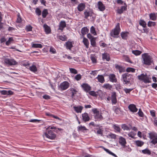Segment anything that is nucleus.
<instances>
[{"mask_svg": "<svg viewBox=\"0 0 157 157\" xmlns=\"http://www.w3.org/2000/svg\"><path fill=\"white\" fill-rule=\"evenodd\" d=\"M142 57L143 60V63L144 64L150 65L153 63V58L148 53H144L142 54Z\"/></svg>", "mask_w": 157, "mask_h": 157, "instance_id": "f257e3e1", "label": "nucleus"}, {"mask_svg": "<svg viewBox=\"0 0 157 157\" xmlns=\"http://www.w3.org/2000/svg\"><path fill=\"white\" fill-rule=\"evenodd\" d=\"M121 80L124 82V84H131V82L133 80V76L128 73L124 74L122 75Z\"/></svg>", "mask_w": 157, "mask_h": 157, "instance_id": "f03ea898", "label": "nucleus"}, {"mask_svg": "<svg viewBox=\"0 0 157 157\" xmlns=\"http://www.w3.org/2000/svg\"><path fill=\"white\" fill-rule=\"evenodd\" d=\"M121 31L120 27V23H117L115 28L110 33V35L113 37H117L116 36H118Z\"/></svg>", "mask_w": 157, "mask_h": 157, "instance_id": "7ed1b4c3", "label": "nucleus"}, {"mask_svg": "<svg viewBox=\"0 0 157 157\" xmlns=\"http://www.w3.org/2000/svg\"><path fill=\"white\" fill-rule=\"evenodd\" d=\"M92 111L94 114L95 121H100L102 119L103 117L101 115V113L98 111L97 109H92Z\"/></svg>", "mask_w": 157, "mask_h": 157, "instance_id": "20e7f679", "label": "nucleus"}, {"mask_svg": "<svg viewBox=\"0 0 157 157\" xmlns=\"http://www.w3.org/2000/svg\"><path fill=\"white\" fill-rule=\"evenodd\" d=\"M44 135L46 138L51 140H54L56 137V135L53 131L51 130H50L48 131V132H45Z\"/></svg>", "mask_w": 157, "mask_h": 157, "instance_id": "39448f33", "label": "nucleus"}, {"mask_svg": "<svg viewBox=\"0 0 157 157\" xmlns=\"http://www.w3.org/2000/svg\"><path fill=\"white\" fill-rule=\"evenodd\" d=\"M4 62L6 64L10 65H15L17 63V62L13 59L5 58Z\"/></svg>", "mask_w": 157, "mask_h": 157, "instance_id": "423d86ee", "label": "nucleus"}, {"mask_svg": "<svg viewBox=\"0 0 157 157\" xmlns=\"http://www.w3.org/2000/svg\"><path fill=\"white\" fill-rule=\"evenodd\" d=\"M69 86V83L67 81H64L61 83L59 86V88L61 90H66Z\"/></svg>", "mask_w": 157, "mask_h": 157, "instance_id": "0eeeda50", "label": "nucleus"}, {"mask_svg": "<svg viewBox=\"0 0 157 157\" xmlns=\"http://www.w3.org/2000/svg\"><path fill=\"white\" fill-rule=\"evenodd\" d=\"M98 7L100 11H103L105 9V6L101 1H99L97 4Z\"/></svg>", "mask_w": 157, "mask_h": 157, "instance_id": "6e6552de", "label": "nucleus"}, {"mask_svg": "<svg viewBox=\"0 0 157 157\" xmlns=\"http://www.w3.org/2000/svg\"><path fill=\"white\" fill-rule=\"evenodd\" d=\"M128 108L130 111L133 113L136 112L138 110V109L136 108V105L133 104H130L128 106Z\"/></svg>", "mask_w": 157, "mask_h": 157, "instance_id": "1a4fd4ad", "label": "nucleus"}, {"mask_svg": "<svg viewBox=\"0 0 157 157\" xmlns=\"http://www.w3.org/2000/svg\"><path fill=\"white\" fill-rule=\"evenodd\" d=\"M82 87L83 88L84 91L86 92H88L91 90L90 86L86 83L83 84L82 85Z\"/></svg>", "mask_w": 157, "mask_h": 157, "instance_id": "9d476101", "label": "nucleus"}, {"mask_svg": "<svg viewBox=\"0 0 157 157\" xmlns=\"http://www.w3.org/2000/svg\"><path fill=\"white\" fill-rule=\"evenodd\" d=\"M66 26V23L65 21H60L59 25V28L58 30H60L62 31L63 30V29Z\"/></svg>", "mask_w": 157, "mask_h": 157, "instance_id": "9b49d317", "label": "nucleus"}, {"mask_svg": "<svg viewBox=\"0 0 157 157\" xmlns=\"http://www.w3.org/2000/svg\"><path fill=\"white\" fill-rule=\"evenodd\" d=\"M112 102L113 104H115L117 103V100L116 98V94L115 92L112 93L111 95Z\"/></svg>", "mask_w": 157, "mask_h": 157, "instance_id": "f8f14e48", "label": "nucleus"}, {"mask_svg": "<svg viewBox=\"0 0 157 157\" xmlns=\"http://www.w3.org/2000/svg\"><path fill=\"white\" fill-rule=\"evenodd\" d=\"M115 68L116 69L118 70L120 73L124 72V68L121 66H120L117 64H115Z\"/></svg>", "mask_w": 157, "mask_h": 157, "instance_id": "ddd939ff", "label": "nucleus"}, {"mask_svg": "<svg viewBox=\"0 0 157 157\" xmlns=\"http://www.w3.org/2000/svg\"><path fill=\"white\" fill-rule=\"evenodd\" d=\"M86 5L84 3H80L78 6L77 9L80 12L83 11L85 9Z\"/></svg>", "mask_w": 157, "mask_h": 157, "instance_id": "4468645a", "label": "nucleus"}, {"mask_svg": "<svg viewBox=\"0 0 157 157\" xmlns=\"http://www.w3.org/2000/svg\"><path fill=\"white\" fill-rule=\"evenodd\" d=\"M109 79L110 81L114 82H117V80L116 77L115 75L114 74H111L109 75Z\"/></svg>", "mask_w": 157, "mask_h": 157, "instance_id": "2eb2a0df", "label": "nucleus"}, {"mask_svg": "<svg viewBox=\"0 0 157 157\" xmlns=\"http://www.w3.org/2000/svg\"><path fill=\"white\" fill-rule=\"evenodd\" d=\"M82 120L85 122H86L89 121L90 118L88 114L85 113L82 114Z\"/></svg>", "mask_w": 157, "mask_h": 157, "instance_id": "dca6fc26", "label": "nucleus"}, {"mask_svg": "<svg viewBox=\"0 0 157 157\" xmlns=\"http://www.w3.org/2000/svg\"><path fill=\"white\" fill-rule=\"evenodd\" d=\"M85 15L84 17L87 19L89 16L91 17L92 16L93 14V12L91 11H87V10H85L84 13Z\"/></svg>", "mask_w": 157, "mask_h": 157, "instance_id": "f3484780", "label": "nucleus"}, {"mask_svg": "<svg viewBox=\"0 0 157 157\" xmlns=\"http://www.w3.org/2000/svg\"><path fill=\"white\" fill-rule=\"evenodd\" d=\"M88 130L84 126L80 125L78 127V132H86V131Z\"/></svg>", "mask_w": 157, "mask_h": 157, "instance_id": "a211bd4d", "label": "nucleus"}, {"mask_svg": "<svg viewBox=\"0 0 157 157\" xmlns=\"http://www.w3.org/2000/svg\"><path fill=\"white\" fill-rule=\"evenodd\" d=\"M127 5L125 4L124 5L121 6V8L118 9L117 10V12L118 13L121 14L126 9Z\"/></svg>", "mask_w": 157, "mask_h": 157, "instance_id": "6ab92c4d", "label": "nucleus"}, {"mask_svg": "<svg viewBox=\"0 0 157 157\" xmlns=\"http://www.w3.org/2000/svg\"><path fill=\"white\" fill-rule=\"evenodd\" d=\"M119 142L122 147L125 145L126 144L125 139L122 137H120L119 138Z\"/></svg>", "mask_w": 157, "mask_h": 157, "instance_id": "aec40b11", "label": "nucleus"}, {"mask_svg": "<svg viewBox=\"0 0 157 157\" xmlns=\"http://www.w3.org/2000/svg\"><path fill=\"white\" fill-rule=\"evenodd\" d=\"M73 108L74 109V110L76 113H81L82 112V111L83 109V107L82 106H74L73 107Z\"/></svg>", "mask_w": 157, "mask_h": 157, "instance_id": "412c9836", "label": "nucleus"}, {"mask_svg": "<svg viewBox=\"0 0 157 157\" xmlns=\"http://www.w3.org/2000/svg\"><path fill=\"white\" fill-rule=\"evenodd\" d=\"M0 92L3 95H11L13 94V92L10 90H2Z\"/></svg>", "mask_w": 157, "mask_h": 157, "instance_id": "4be33fe9", "label": "nucleus"}, {"mask_svg": "<svg viewBox=\"0 0 157 157\" xmlns=\"http://www.w3.org/2000/svg\"><path fill=\"white\" fill-rule=\"evenodd\" d=\"M45 31L47 34H48L51 32L50 28L46 24H44L43 26Z\"/></svg>", "mask_w": 157, "mask_h": 157, "instance_id": "5701e85b", "label": "nucleus"}, {"mask_svg": "<svg viewBox=\"0 0 157 157\" xmlns=\"http://www.w3.org/2000/svg\"><path fill=\"white\" fill-rule=\"evenodd\" d=\"M102 58L103 59H106L107 61H109L110 60L109 55L106 53L102 54Z\"/></svg>", "mask_w": 157, "mask_h": 157, "instance_id": "b1692460", "label": "nucleus"}, {"mask_svg": "<svg viewBox=\"0 0 157 157\" xmlns=\"http://www.w3.org/2000/svg\"><path fill=\"white\" fill-rule=\"evenodd\" d=\"M149 137L152 140L157 138V134L154 132H151L149 133Z\"/></svg>", "mask_w": 157, "mask_h": 157, "instance_id": "393cba45", "label": "nucleus"}, {"mask_svg": "<svg viewBox=\"0 0 157 157\" xmlns=\"http://www.w3.org/2000/svg\"><path fill=\"white\" fill-rule=\"evenodd\" d=\"M96 78L97 79L98 82L101 83H103L105 81L104 77L102 75H98Z\"/></svg>", "mask_w": 157, "mask_h": 157, "instance_id": "a878e982", "label": "nucleus"}, {"mask_svg": "<svg viewBox=\"0 0 157 157\" xmlns=\"http://www.w3.org/2000/svg\"><path fill=\"white\" fill-rule=\"evenodd\" d=\"M89 30L86 27L82 28L81 30V33L83 36L85 35L87 33H88Z\"/></svg>", "mask_w": 157, "mask_h": 157, "instance_id": "bb28decb", "label": "nucleus"}, {"mask_svg": "<svg viewBox=\"0 0 157 157\" xmlns=\"http://www.w3.org/2000/svg\"><path fill=\"white\" fill-rule=\"evenodd\" d=\"M65 46L67 49L70 50H71V48L73 46L71 42L69 41L66 43Z\"/></svg>", "mask_w": 157, "mask_h": 157, "instance_id": "cd10ccee", "label": "nucleus"}, {"mask_svg": "<svg viewBox=\"0 0 157 157\" xmlns=\"http://www.w3.org/2000/svg\"><path fill=\"white\" fill-rule=\"evenodd\" d=\"M128 34V32H122L121 33L122 38L124 40L126 39Z\"/></svg>", "mask_w": 157, "mask_h": 157, "instance_id": "c85d7f7f", "label": "nucleus"}, {"mask_svg": "<svg viewBox=\"0 0 157 157\" xmlns=\"http://www.w3.org/2000/svg\"><path fill=\"white\" fill-rule=\"evenodd\" d=\"M150 19L153 21H155L156 19V14L154 13H151L149 15Z\"/></svg>", "mask_w": 157, "mask_h": 157, "instance_id": "c756f323", "label": "nucleus"}, {"mask_svg": "<svg viewBox=\"0 0 157 157\" xmlns=\"http://www.w3.org/2000/svg\"><path fill=\"white\" fill-rule=\"evenodd\" d=\"M82 42L85 45L86 48H88L89 47V42L88 39L85 37L83 38Z\"/></svg>", "mask_w": 157, "mask_h": 157, "instance_id": "7c9ffc66", "label": "nucleus"}, {"mask_svg": "<svg viewBox=\"0 0 157 157\" xmlns=\"http://www.w3.org/2000/svg\"><path fill=\"white\" fill-rule=\"evenodd\" d=\"M139 24L142 26L144 28L146 27V22L143 20H140L139 21Z\"/></svg>", "mask_w": 157, "mask_h": 157, "instance_id": "2f4dec72", "label": "nucleus"}, {"mask_svg": "<svg viewBox=\"0 0 157 157\" xmlns=\"http://www.w3.org/2000/svg\"><path fill=\"white\" fill-rule=\"evenodd\" d=\"M103 148L105 151L107 153H108L109 154L114 156L115 157H117V156L116 155H115V154L111 151L108 149H106L104 147H103Z\"/></svg>", "mask_w": 157, "mask_h": 157, "instance_id": "473e14b6", "label": "nucleus"}, {"mask_svg": "<svg viewBox=\"0 0 157 157\" xmlns=\"http://www.w3.org/2000/svg\"><path fill=\"white\" fill-rule=\"evenodd\" d=\"M135 143L137 146L138 147H141L144 144V142L142 141L137 140L135 142Z\"/></svg>", "mask_w": 157, "mask_h": 157, "instance_id": "72a5a7b5", "label": "nucleus"}, {"mask_svg": "<svg viewBox=\"0 0 157 157\" xmlns=\"http://www.w3.org/2000/svg\"><path fill=\"white\" fill-rule=\"evenodd\" d=\"M70 90L71 92L72 93L71 96L72 98H73L75 96V94L78 91L75 89L73 88H71L70 89Z\"/></svg>", "mask_w": 157, "mask_h": 157, "instance_id": "f704fd0d", "label": "nucleus"}, {"mask_svg": "<svg viewBox=\"0 0 157 157\" xmlns=\"http://www.w3.org/2000/svg\"><path fill=\"white\" fill-rule=\"evenodd\" d=\"M123 147L124 150L126 152H130L132 150L131 148L128 146H127L125 145L123 146Z\"/></svg>", "mask_w": 157, "mask_h": 157, "instance_id": "c9c22d12", "label": "nucleus"}, {"mask_svg": "<svg viewBox=\"0 0 157 157\" xmlns=\"http://www.w3.org/2000/svg\"><path fill=\"white\" fill-rule=\"evenodd\" d=\"M13 41L14 40L13 37H11L9 38L8 40L6 41V45L7 46L9 45L10 44L12 43Z\"/></svg>", "mask_w": 157, "mask_h": 157, "instance_id": "e433bc0d", "label": "nucleus"}, {"mask_svg": "<svg viewBox=\"0 0 157 157\" xmlns=\"http://www.w3.org/2000/svg\"><path fill=\"white\" fill-rule=\"evenodd\" d=\"M142 152L144 154H146L149 155H150L151 154V151L147 148L142 150Z\"/></svg>", "mask_w": 157, "mask_h": 157, "instance_id": "4c0bfd02", "label": "nucleus"}, {"mask_svg": "<svg viewBox=\"0 0 157 157\" xmlns=\"http://www.w3.org/2000/svg\"><path fill=\"white\" fill-rule=\"evenodd\" d=\"M90 43L93 47H95L96 46V43L95 38H93L91 39L90 40Z\"/></svg>", "mask_w": 157, "mask_h": 157, "instance_id": "58836bf2", "label": "nucleus"}, {"mask_svg": "<svg viewBox=\"0 0 157 157\" xmlns=\"http://www.w3.org/2000/svg\"><path fill=\"white\" fill-rule=\"evenodd\" d=\"M132 52L133 54L135 55L136 56H138L140 55L142 53V52L141 51L136 50H133L132 51Z\"/></svg>", "mask_w": 157, "mask_h": 157, "instance_id": "ea45409f", "label": "nucleus"}, {"mask_svg": "<svg viewBox=\"0 0 157 157\" xmlns=\"http://www.w3.org/2000/svg\"><path fill=\"white\" fill-rule=\"evenodd\" d=\"M156 25V22L149 21L147 23V25L148 27H150L152 26H155Z\"/></svg>", "mask_w": 157, "mask_h": 157, "instance_id": "a19ab883", "label": "nucleus"}, {"mask_svg": "<svg viewBox=\"0 0 157 157\" xmlns=\"http://www.w3.org/2000/svg\"><path fill=\"white\" fill-rule=\"evenodd\" d=\"M146 75H145L144 74H142L140 75H138V78L140 80L143 81Z\"/></svg>", "mask_w": 157, "mask_h": 157, "instance_id": "79ce46f5", "label": "nucleus"}, {"mask_svg": "<svg viewBox=\"0 0 157 157\" xmlns=\"http://www.w3.org/2000/svg\"><path fill=\"white\" fill-rule=\"evenodd\" d=\"M48 10L47 9H44L42 12V16L43 18H45L48 14Z\"/></svg>", "mask_w": 157, "mask_h": 157, "instance_id": "37998d69", "label": "nucleus"}, {"mask_svg": "<svg viewBox=\"0 0 157 157\" xmlns=\"http://www.w3.org/2000/svg\"><path fill=\"white\" fill-rule=\"evenodd\" d=\"M42 45L40 44H33L32 45V47L34 48H42Z\"/></svg>", "mask_w": 157, "mask_h": 157, "instance_id": "c03bdc74", "label": "nucleus"}, {"mask_svg": "<svg viewBox=\"0 0 157 157\" xmlns=\"http://www.w3.org/2000/svg\"><path fill=\"white\" fill-rule=\"evenodd\" d=\"M113 109L115 112L117 114H119L120 113V109L118 107L116 108L115 107H113Z\"/></svg>", "mask_w": 157, "mask_h": 157, "instance_id": "a18cd8bd", "label": "nucleus"}, {"mask_svg": "<svg viewBox=\"0 0 157 157\" xmlns=\"http://www.w3.org/2000/svg\"><path fill=\"white\" fill-rule=\"evenodd\" d=\"M143 81L145 83H150L151 82L149 78L148 77L147 75L145 77Z\"/></svg>", "mask_w": 157, "mask_h": 157, "instance_id": "49530a36", "label": "nucleus"}, {"mask_svg": "<svg viewBox=\"0 0 157 157\" xmlns=\"http://www.w3.org/2000/svg\"><path fill=\"white\" fill-rule=\"evenodd\" d=\"M90 32L94 35H95L97 34L96 33V32L95 29L94 27L92 26L91 28L90 29Z\"/></svg>", "mask_w": 157, "mask_h": 157, "instance_id": "de8ad7c7", "label": "nucleus"}, {"mask_svg": "<svg viewBox=\"0 0 157 157\" xmlns=\"http://www.w3.org/2000/svg\"><path fill=\"white\" fill-rule=\"evenodd\" d=\"M30 70L33 72H36L37 71L36 67L35 65H33L29 67Z\"/></svg>", "mask_w": 157, "mask_h": 157, "instance_id": "09e8293b", "label": "nucleus"}, {"mask_svg": "<svg viewBox=\"0 0 157 157\" xmlns=\"http://www.w3.org/2000/svg\"><path fill=\"white\" fill-rule=\"evenodd\" d=\"M113 128L116 130L117 132H120L121 129L120 127L118 125H116L115 124L113 125Z\"/></svg>", "mask_w": 157, "mask_h": 157, "instance_id": "8fccbe9b", "label": "nucleus"}, {"mask_svg": "<svg viewBox=\"0 0 157 157\" xmlns=\"http://www.w3.org/2000/svg\"><path fill=\"white\" fill-rule=\"evenodd\" d=\"M135 69L132 67H128L126 70V71L127 72H135Z\"/></svg>", "mask_w": 157, "mask_h": 157, "instance_id": "3c124183", "label": "nucleus"}, {"mask_svg": "<svg viewBox=\"0 0 157 157\" xmlns=\"http://www.w3.org/2000/svg\"><path fill=\"white\" fill-rule=\"evenodd\" d=\"M59 38L62 41H65L67 40V37L65 36H59Z\"/></svg>", "mask_w": 157, "mask_h": 157, "instance_id": "603ef678", "label": "nucleus"}, {"mask_svg": "<svg viewBox=\"0 0 157 157\" xmlns=\"http://www.w3.org/2000/svg\"><path fill=\"white\" fill-rule=\"evenodd\" d=\"M81 78V75L80 74H78L75 76V78L77 81H79Z\"/></svg>", "mask_w": 157, "mask_h": 157, "instance_id": "864d4df0", "label": "nucleus"}, {"mask_svg": "<svg viewBox=\"0 0 157 157\" xmlns=\"http://www.w3.org/2000/svg\"><path fill=\"white\" fill-rule=\"evenodd\" d=\"M89 93L90 94L94 97H97V94L96 92L94 91H90Z\"/></svg>", "mask_w": 157, "mask_h": 157, "instance_id": "5fc2aeb1", "label": "nucleus"}, {"mask_svg": "<svg viewBox=\"0 0 157 157\" xmlns=\"http://www.w3.org/2000/svg\"><path fill=\"white\" fill-rule=\"evenodd\" d=\"M25 29L27 31H30L32 30V27L30 25H27Z\"/></svg>", "mask_w": 157, "mask_h": 157, "instance_id": "6e6d98bb", "label": "nucleus"}, {"mask_svg": "<svg viewBox=\"0 0 157 157\" xmlns=\"http://www.w3.org/2000/svg\"><path fill=\"white\" fill-rule=\"evenodd\" d=\"M36 13L38 16H40L41 14V12L39 8H37L36 10Z\"/></svg>", "mask_w": 157, "mask_h": 157, "instance_id": "4d7b16f0", "label": "nucleus"}, {"mask_svg": "<svg viewBox=\"0 0 157 157\" xmlns=\"http://www.w3.org/2000/svg\"><path fill=\"white\" fill-rule=\"evenodd\" d=\"M70 70L71 73H72L76 74L78 73L77 70L76 69L74 68H70Z\"/></svg>", "mask_w": 157, "mask_h": 157, "instance_id": "13d9d810", "label": "nucleus"}, {"mask_svg": "<svg viewBox=\"0 0 157 157\" xmlns=\"http://www.w3.org/2000/svg\"><path fill=\"white\" fill-rule=\"evenodd\" d=\"M133 89H127L125 88L124 89V92L126 93H129Z\"/></svg>", "mask_w": 157, "mask_h": 157, "instance_id": "bf43d9fd", "label": "nucleus"}, {"mask_svg": "<svg viewBox=\"0 0 157 157\" xmlns=\"http://www.w3.org/2000/svg\"><path fill=\"white\" fill-rule=\"evenodd\" d=\"M122 128L124 130H128L129 129V127L125 124L122 125Z\"/></svg>", "mask_w": 157, "mask_h": 157, "instance_id": "052dcab7", "label": "nucleus"}, {"mask_svg": "<svg viewBox=\"0 0 157 157\" xmlns=\"http://www.w3.org/2000/svg\"><path fill=\"white\" fill-rule=\"evenodd\" d=\"M109 136L110 138L112 139H115L116 137V135L113 133H110L109 134Z\"/></svg>", "mask_w": 157, "mask_h": 157, "instance_id": "680f3d73", "label": "nucleus"}, {"mask_svg": "<svg viewBox=\"0 0 157 157\" xmlns=\"http://www.w3.org/2000/svg\"><path fill=\"white\" fill-rule=\"evenodd\" d=\"M151 143L154 145H155L156 144H157V138L152 140L151 141Z\"/></svg>", "mask_w": 157, "mask_h": 157, "instance_id": "e2e57ef3", "label": "nucleus"}, {"mask_svg": "<svg viewBox=\"0 0 157 157\" xmlns=\"http://www.w3.org/2000/svg\"><path fill=\"white\" fill-rule=\"evenodd\" d=\"M91 59L93 63H96V59L94 56H92L91 57Z\"/></svg>", "mask_w": 157, "mask_h": 157, "instance_id": "0e129e2a", "label": "nucleus"}, {"mask_svg": "<svg viewBox=\"0 0 157 157\" xmlns=\"http://www.w3.org/2000/svg\"><path fill=\"white\" fill-rule=\"evenodd\" d=\"M40 120H39L36 119H31L29 120V122H39L40 121Z\"/></svg>", "mask_w": 157, "mask_h": 157, "instance_id": "69168bd1", "label": "nucleus"}, {"mask_svg": "<svg viewBox=\"0 0 157 157\" xmlns=\"http://www.w3.org/2000/svg\"><path fill=\"white\" fill-rule=\"evenodd\" d=\"M97 71L96 70L92 71L90 73V74L91 75H93V76H94L97 75Z\"/></svg>", "mask_w": 157, "mask_h": 157, "instance_id": "338daca9", "label": "nucleus"}, {"mask_svg": "<svg viewBox=\"0 0 157 157\" xmlns=\"http://www.w3.org/2000/svg\"><path fill=\"white\" fill-rule=\"evenodd\" d=\"M21 18L19 16V15H18V17L17 19V23H21Z\"/></svg>", "mask_w": 157, "mask_h": 157, "instance_id": "774afa93", "label": "nucleus"}]
</instances>
